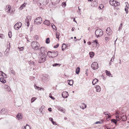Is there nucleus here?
I'll return each instance as SVG.
<instances>
[{
  "mask_svg": "<svg viewBox=\"0 0 129 129\" xmlns=\"http://www.w3.org/2000/svg\"><path fill=\"white\" fill-rule=\"evenodd\" d=\"M116 118L118 121L121 120L125 121L126 120L125 113H115Z\"/></svg>",
  "mask_w": 129,
  "mask_h": 129,
  "instance_id": "obj_1",
  "label": "nucleus"
},
{
  "mask_svg": "<svg viewBox=\"0 0 129 129\" xmlns=\"http://www.w3.org/2000/svg\"><path fill=\"white\" fill-rule=\"evenodd\" d=\"M31 46L33 49L35 50H38L39 49L40 45L37 41H34L32 42Z\"/></svg>",
  "mask_w": 129,
  "mask_h": 129,
  "instance_id": "obj_2",
  "label": "nucleus"
},
{
  "mask_svg": "<svg viewBox=\"0 0 129 129\" xmlns=\"http://www.w3.org/2000/svg\"><path fill=\"white\" fill-rule=\"evenodd\" d=\"M49 54H48V56L49 57L54 58L57 56L58 55V52L57 51H53L52 52L49 51Z\"/></svg>",
  "mask_w": 129,
  "mask_h": 129,
  "instance_id": "obj_3",
  "label": "nucleus"
},
{
  "mask_svg": "<svg viewBox=\"0 0 129 129\" xmlns=\"http://www.w3.org/2000/svg\"><path fill=\"white\" fill-rule=\"evenodd\" d=\"M48 1V0H38L37 3L38 5L43 6L47 5Z\"/></svg>",
  "mask_w": 129,
  "mask_h": 129,
  "instance_id": "obj_4",
  "label": "nucleus"
},
{
  "mask_svg": "<svg viewBox=\"0 0 129 129\" xmlns=\"http://www.w3.org/2000/svg\"><path fill=\"white\" fill-rule=\"evenodd\" d=\"M40 50L41 54L43 55L47 56V55H48V54L49 53L48 52H47L46 48L44 47H41L40 49Z\"/></svg>",
  "mask_w": 129,
  "mask_h": 129,
  "instance_id": "obj_5",
  "label": "nucleus"
},
{
  "mask_svg": "<svg viewBox=\"0 0 129 129\" xmlns=\"http://www.w3.org/2000/svg\"><path fill=\"white\" fill-rule=\"evenodd\" d=\"M95 37L97 38L101 36L103 34L102 30L101 29L96 30L95 31Z\"/></svg>",
  "mask_w": 129,
  "mask_h": 129,
  "instance_id": "obj_6",
  "label": "nucleus"
},
{
  "mask_svg": "<svg viewBox=\"0 0 129 129\" xmlns=\"http://www.w3.org/2000/svg\"><path fill=\"white\" fill-rule=\"evenodd\" d=\"M42 18L40 17H38L35 19L34 23L36 24H39L42 23Z\"/></svg>",
  "mask_w": 129,
  "mask_h": 129,
  "instance_id": "obj_7",
  "label": "nucleus"
},
{
  "mask_svg": "<svg viewBox=\"0 0 129 129\" xmlns=\"http://www.w3.org/2000/svg\"><path fill=\"white\" fill-rule=\"evenodd\" d=\"M22 25V23L20 22H18L15 25L14 28L16 30H18L21 27Z\"/></svg>",
  "mask_w": 129,
  "mask_h": 129,
  "instance_id": "obj_8",
  "label": "nucleus"
},
{
  "mask_svg": "<svg viewBox=\"0 0 129 129\" xmlns=\"http://www.w3.org/2000/svg\"><path fill=\"white\" fill-rule=\"evenodd\" d=\"M47 56L42 55L39 58V62L40 63H43L45 61L46 59Z\"/></svg>",
  "mask_w": 129,
  "mask_h": 129,
  "instance_id": "obj_9",
  "label": "nucleus"
},
{
  "mask_svg": "<svg viewBox=\"0 0 129 129\" xmlns=\"http://www.w3.org/2000/svg\"><path fill=\"white\" fill-rule=\"evenodd\" d=\"M106 115L105 117V121H109L111 118L112 115L110 113H107V114H105Z\"/></svg>",
  "mask_w": 129,
  "mask_h": 129,
  "instance_id": "obj_10",
  "label": "nucleus"
},
{
  "mask_svg": "<svg viewBox=\"0 0 129 129\" xmlns=\"http://www.w3.org/2000/svg\"><path fill=\"white\" fill-rule=\"evenodd\" d=\"M91 67L93 69L95 70L98 68V64L96 62H94L92 64Z\"/></svg>",
  "mask_w": 129,
  "mask_h": 129,
  "instance_id": "obj_11",
  "label": "nucleus"
},
{
  "mask_svg": "<svg viewBox=\"0 0 129 129\" xmlns=\"http://www.w3.org/2000/svg\"><path fill=\"white\" fill-rule=\"evenodd\" d=\"M2 87L3 88L5 89L7 91H9L11 90L10 87L8 85L4 84L2 85Z\"/></svg>",
  "mask_w": 129,
  "mask_h": 129,
  "instance_id": "obj_12",
  "label": "nucleus"
},
{
  "mask_svg": "<svg viewBox=\"0 0 129 129\" xmlns=\"http://www.w3.org/2000/svg\"><path fill=\"white\" fill-rule=\"evenodd\" d=\"M106 32L108 36H110V35H111V34L112 33V31L110 29V28L108 27L107 28L106 30Z\"/></svg>",
  "mask_w": 129,
  "mask_h": 129,
  "instance_id": "obj_13",
  "label": "nucleus"
},
{
  "mask_svg": "<svg viewBox=\"0 0 129 129\" xmlns=\"http://www.w3.org/2000/svg\"><path fill=\"white\" fill-rule=\"evenodd\" d=\"M62 97L66 98L68 97L69 96V94L68 92L66 91H63L62 93Z\"/></svg>",
  "mask_w": 129,
  "mask_h": 129,
  "instance_id": "obj_14",
  "label": "nucleus"
},
{
  "mask_svg": "<svg viewBox=\"0 0 129 129\" xmlns=\"http://www.w3.org/2000/svg\"><path fill=\"white\" fill-rule=\"evenodd\" d=\"M9 47H8V48L6 49L5 51V56H7L9 55V51H10V46H9Z\"/></svg>",
  "mask_w": 129,
  "mask_h": 129,
  "instance_id": "obj_15",
  "label": "nucleus"
},
{
  "mask_svg": "<svg viewBox=\"0 0 129 129\" xmlns=\"http://www.w3.org/2000/svg\"><path fill=\"white\" fill-rule=\"evenodd\" d=\"M7 9H6V11L8 13H12L13 12V11H11V12H10L11 7L10 5H8V6H7Z\"/></svg>",
  "mask_w": 129,
  "mask_h": 129,
  "instance_id": "obj_16",
  "label": "nucleus"
},
{
  "mask_svg": "<svg viewBox=\"0 0 129 129\" xmlns=\"http://www.w3.org/2000/svg\"><path fill=\"white\" fill-rule=\"evenodd\" d=\"M22 113H18L16 115V117L18 120H20L21 119H22V115L21 114Z\"/></svg>",
  "mask_w": 129,
  "mask_h": 129,
  "instance_id": "obj_17",
  "label": "nucleus"
},
{
  "mask_svg": "<svg viewBox=\"0 0 129 129\" xmlns=\"http://www.w3.org/2000/svg\"><path fill=\"white\" fill-rule=\"evenodd\" d=\"M58 109L61 112L64 113L65 112V110L63 109L62 107H61L60 106H58Z\"/></svg>",
  "mask_w": 129,
  "mask_h": 129,
  "instance_id": "obj_18",
  "label": "nucleus"
},
{
  "mask_svg": "<svg viewBox=\"0 0 129 129\" xmlns=\"http://www.w3.org/2000/svg\"><path fill=\"white\" fill-rule=\"evenodd\" d=\"M109 2L111 5L114 6V5H115L116 1H115L113 0H111Z\"/></svg>",
  "mask_w": 129,
  "mask_h": 129,
  "instance_id": "obj_19",
  "label": "nucleus"
},
{
  "mask_svg": "<svg viewBox=\"0 0 129 129\" xmlns=\"http://www.w3.org/2000/svg\"><path fill=\"white\" fill-rule=\"evenodd\" d=\"M31 16H27L26 17L25 21H26V20L27 21H28L29 22L31 21Z\"/></svg>",
  "mask_w": 129,
  "mask_h": 129,
  "instance_id": "obj_20",
  "label": "nucleus"
},
{
  "mask_svg": "<svg viewBox=\"0 0 129 129\" xmlns=\"http://www.w3.org/2000/svg\"><path fill=\"white\" fill-rule=\"evenodd\" d=\"M68 82L69 85H72L73 84V80H68Z\"/></svg>",
  "mask_w": 129,
  "mask_h": 129,
  "instance_id": "obj_21",
  "label": "nucleus"
},
{
  "mask_svg": "<svg viewBox=\"0 0 129 129\" xmlns=\"http://www.w3.org/2000/svg\"><path fill=\"white\" fill-rule=\"evenodd\" d=\"M44 24L46 25L47 26H49L50 24V22L49 21L46 20L44 21Z\"/></svg>",
  "mask_w": 129,
  "mask_h": 129,
  "instance_id": "obj_22",
  "label": "nucleus"
},
{
  "mask_svg": "<svg viewBox=\"0 0 129 129\" xmlns=\"http://www.w3.org/2000/svg\"><path fill=\"white\" fill-rule=\"evenodd\" d=\"M95 88L96 89V91L97 92H100L101 91V88L99 86H96Z\"/></svg>",
  "mask_w": 129,
  "mask_h": 129,
  "instance_id": "obj_23",
  "label": "nucleus"
},
{
  "mask_svg": "<svg viewBox=\"0 0 129 129\" xmlns=\"http://www.w3.org/2000/svg\"><path fill=\"white\" fill-rule=\"evenodd\" d=\"M0 81L1 82L3 83H5L6 81L4 79V78L3 77H1L0 79Z\"/></svg>",
  "mask_w": 129,
  "mask_h": 129,
  "instance_id": "obj_24",
  "label": "nucleus"
},
{
  "mask_svg": "<svg viewBox=\"0 0 129 129\" xmlns=\"http://www.w3.org/2000/svg\"><path fill=\"white\" fill-rule=\"evenodd\" d=\"M86 107V105L84 104H82L80 106V108L84 109Z\"/></svg>",
  "mask_w": 129,
  "mask_h": 129,
  "instance_id": "obj_25",
  "label": "nucleus"
},
{
  "mask_svg": "<svg viewBox=\"0 0 129 129\" xmlns=\"http://www.w3.org/2000/svg\"><path fill=\"white\" fill-rule=\"evenodd\" d=\"M98 81V80L96 79H95L93 80L92 82V83L93 85H94Z\"/></svg>",
  "mask_w": 129,
  "mask_h": 129,
  "instance_id": "obj_26",
  "label": "nucleus"
},
{
  "mask_svg": "<svg viewBox=\"0 0 129 129\" xmlns=\"http://www.w3.org/2000/svg\"><path fill=\"white\" fill-rule=\"evenodd\" d=\"M8 110L7 109L3 108L1 110V113L3 112V113H6V112H7Z\"/></svg>",
  "mask_w": 129,
  "mask_h": 129,
  "instance_id": "obj_27",
  "label": "nucleus"
},
{
  "mask_svg": "<svg viewBox=\"0 0 129 129\" xmlns=\"http://www.w3.org/2000/svg\"><path fill=\"white\" fill-rule=\"evenodd\" d=\"M26 4L24 3L20 6V7L19 8V9L20 10H22L23 9V8L25 7Z\"/></svg>",
  "mask_w": 129,
  "mask_h": 129,
  "instance_id": "obj_28",
  "label": "nucleus"
},
{
  "mask_svg": "<svg viewBox=\"0 0 129 129\" xmlns=\"http://www.w3.org/2000/svg\"><path fill=\"white\" fill-rule=\"evenodd\" d=\"M48 81V79L46 77H44L42 79V81L45 83Z\"/></svg>",
  "mask_w": 129,
  "mask_h": 129,
  "instance_id": "obj_29",
  "label": "nucleus"
},
{
  "mask_svg": "<svg viewBox=\"0 0 129 129\" xmlns=\"http://www.w3.org/2000/svg\"><path fill=\"white\" fill-rule=\"evenodd\" d=\"M34 87L36 89H38V90H41L42 89H43L42 88H41L40 87H39L36 85H34Z\"/></svg>",
  "mask_w": 129,
  "mask_h": 129,
  "instance_id": "obj_30",
  "label": "nucleus"
},
{
  "mask_svg": "<svg viewBox=\"0 0 129 129\" xmlns=\"http://www.w3.org/2000/svg\"><path fill=\"white\" fill-rule=\"evenodd\" d=\"M0 72L1 73V75L2 76L5 78H7V76L5 73H3L2 71H1Z\"/></svg>",
  "mask_w": 129,
  "mask_h": 129,
  "instance_id": "obj_31",
  "label": "nucleus"
},
{
  "mask_svg": "<svg viewBox=\"0 0 129 129\" xmlns=\"http://www.w3.org/2000/svg\"><path fill=\"white\" fill-rule=\"evenodd\" d=\"M80 68L79 67H78L76 69V73L77 74H78L80 71Z\"/></svg>",
  "mask_w": 129,
  "mask_h": 129,
  "instance_id": "obj_32",
  "label": "nucleus"
},
{
  "mask_svg": "<svg viewBox=\"0 0 129 129\" xmlns=\"http://www.w3.org/2000/svg\"><path fill=\"white\" fill-rule=\"evenodd\" d=\"M89 55L90 56V57L91 58H92L93 56H94V53L92 52H89Z\"/></svg>",
  "mask_w": 129,
  "mask_h": 129,
  "instance_id": "obj_33",
  "label": "nucleus"
},
{
  "mask_svg": "<svg viewBox=\"0 0 129 129\" xmlns=\"http://www.w3.org/2000/svg\"><path fill=\"white\" fill-rule=\"evenodd\" d=\"M93 4L94 6L95 7L98 6V2L96 1H94L93 2Z\"/></svg>",
  "mask_w": 129,
  "mask_h": 129,
  "instance_id": "obj_34",
  "label": "nucleus"
},
{
  "mask_svg": "<svg viewBox=\"0 0 129 129\" xmlns=\"http://www.w3.org/2000/svg\"><path fill=\"white\" fill-rule=\"evenodd\" d=\"M105 72L106 73L107 75L108 76H110L111 75L110 72L108 71L107 70H106Z\"/></svg>",
  "mask_w": 129,
  "mask_h": 129,
  "instance_id": "obj_35",
  "label": "nucleus"
},
{
  "mask_svg": "<svg viewBox=\"0 0 129 129\" xmlns=\"http://www.w3.org/2000/svg\"><path fill=\"white\" fill-rule=\"evenodd\" d=\"M50 39L49 38H47L46 40V43L47 44H49L50 42Z\"/></svg>",
  "mask_w": 129,
  "mask_h": 129,
  "instance_id": "obj_36",
  "label": "nucleus"
},
{
  "mask_svg": "<svg viewBox=\"0 0 129 129\" xmlns=\"http://www.w3.org/2000/svg\"><path fill=\"white\" fill-rule=\"evenodd\" d=\"M60 35V34L57 32H56V38L59 40V36Z\"/></svg>",
  "mask_w": 129,
  "mask_h": 129,
  "instance_id": "obj_37",
  "label": "nucleus"
},
{
  "mask_svg": "<svg viewBox=\"0 0 129 129\" xmlns=\"http://www.w3.org/2000/svg\"><path fill=\"white\" fill-rule=\"evenodd\" d=\"M115 4V5H114V6H118L120 5V3L119 2L116 1V3Z\"/></svg>",
  "mask_w": 129,
  "mask_h": 129,
  "instance_id": "obj_38",
  "label": "nucleus"
},
{
  "mask_svg": "<svg viewBox=\"0 0 129 129\" xmlns=\"http://www.w3.org/2000/svg\"><path fill=\"white\" fill-rule=\"evenodd\" d=\"M25 25L26 26H28L29 25V22L28 21H25Z\"/></svg>",
  "mask_w": 129,
  "mask_h": 129,
  "instance_id": "obj_39",
  "label": "nucleus"
},
{
  "mask_svg": "<svg viewBox=\"0 0 129 129\" xmlns=\"http://www.w3.org/2000/svg\"><path fill=\"white\" fill-rule=\"evenodd\" d=\"M104 7V6L102 4L100 5L99 8L100 9H103Z\"/></svg>",
  "mask_w": 129,
  "mask_h": 129,
  "instance_id": "obj_40",
  "label": "nucleus"
},
{
  "mask_svg": "<svg viewBox=\"0 0 129 129\" xmlns=\"http://www.w3.org/2000/svg\"><path fill=\"white\" fill-rule=\"evenodd\" d=\"M128 7H127V6H126L125 9V10L126 12V13L127 14L128 13Z\"/></svg>",
  "mask_w": 129,
  "mask_h": 129,
  "instance_id": "obj_41",
  "label": "nucleus"
},
{
  "mask_svg": "<svg viewBox=\"0 0 129 129\" xmlns=\"http://www.w3.org/2000/svg\"><path fill=\"white\" fill-rule=\"evenodd\" d=\"M8 36L10 38H11L12 36V32L11 31H10L8 33Z\"/></svg>",
  "mask_w": 129,
  "mask_h": 129,
  "instance_id": "obj_42",
  "label": "nucleus"
},
{
  "mask_svg": "<svg viewBox=\"0 0 129 129\" xmlns=\"http://www.w3.org/2000/svg\"><path fill=\"white\" fill-rule=\"evenodd\" d=\"M36 99V98L35 97H33L32 98L31 100V102L32 103Z\"/></svg>",
  "mask_w": 129,
  "mask_h": 129,
  "instance_id": "obj_43",
  "label": "nucleus"
},
{
  "mask_svg": "<svg viewBox=\"0 0 129 129\" xmlns=\"http://www.w3.org/2000/svg\"><path fill=\"white\" fill-rule=\"evenodd\" d=\"M62 6L63 7H64L66 6V3L65 2H63L62 4Z\"/></svg>",
  "mask_w": 129,
  "mask_h": 129,
  "instance_id": "obj_44",
  "label": "nucleus"
},
{
  "mask_svg": "<svg viewBox=\"0 0 129 129\" xmlns=\"http://www.w3.org/2000/svg\"><path fill=\"white\" fill-rule=\"evenodd\" d=\"M122 23H121L120 24V25L119 27V30H121L122 28Z\"/></svg>",
  "mask_w": 129,
  "mask_h": 129,
  "instance_id": "obj_45",
  "label": "nucleus"
},
{
  "mask_svg": "<svg viewBox=\"0 0 129 129\" xmlns=\"http://www.w3.org/2000/svg\"><path fill=\"white\" fill-rule=\"evenodd\" d=\"M102 124V122L101 121H96L95 123H94V124Z\"/></svg>",
  "mask_w": 129,
  "mask_h": 129,
  "instance_id": "obj_46",
  "label": "nucleus"
},
{
  "mask_svg": "<svg viewBox=\"0 0 129 129\" xmlns=\"http://www.w3.org/2000/svg\"><path fill=\"white\" fill-rule=\"evenodd\" d=\"M11 73L13 74V75H15V72L13 70H11Z\"/></svg>",
  "mask_w": 129,
  "mask_h": 129,
  "instance_id": "obj_47",
  "label": "nucleus"
},
{
  "mask_svg": "<svg viewBox=\"0 0 129 129\" xmlns=\"http://www.w3.org/2000/svg\"><path fill=\"white\" fill-rule=\"evenodd\" d=\"M25 126H26V127L27 128L26 129H28L29 128V129H30V127L27 124Z\"/></svg>",
  "mask_w": 129,
  "mask_h": 129,
  "instance_id": "obj_48",
  "label": "nucleus"
},
{
  "mask_svg": "<svg viewBox=\"0 0 129 129\" xmlns=\"http://www.w3.org/2000/svg\"><path fill=\"white\" fill-rule=\"evenodd\" d=\"M0 38L2 39L4 38V35L3 34H0Z\"/></svg>",
  "mask_w": 129,
  "mask_h": 129,
  "instance_id": "obj_49",
  "label": "nucleus"
},
{
  "mask_svg": "<svg viewBox=\"0 0 129 129\" xmlns=\"http://www.w3.org/2000/svg\"><path fill=\"white\" fill-rule=\"evenodd\" d=\"M110 39V38L109 37H105V39L106 41H108L109 40V39Z\"/></svg>",
  "mask_w": 129,
  "mask_h": 129,
  "instance_id": "obj_50",
  "label": "nucleus"
},
{
  "mask_svg": "<svg viewBox=\"0 0 129 129\" xmlns=\"http://www.w3.org/2000/svg\"><path fill=\"white\" fill-rule=\"evenodd\" d=\"M59 64L58 63H54L53 65V66H58L59 65Z\"/></svg>",
  "mask_w": 129,
  "mask_h": 129,
  "instance_id": "obj_51",
  "label": "nucleus"
},
{
  "mask_svg": "<svg viewBox=\"0 0 129 129\" xmlns=\"http://www.w3.org/2000/svg\"><path fill=\"white\" fill-rule=\"evenodd\" d=\"M49 120L50 121H51L52 122L53 121V119L51 117H50L49 118Z\"/></svg>",
  "mask_w": 129,
  "mask_h": 129,
  "instance_id": "obj_52",
  "label": "nucleus"
},
{
  "mask_svg": "<svg viewBox=\"0 0 129 129\" xmlns=\"http://www.w3.org/2000/svg\"><path fill=\"white\" fill-rule=\"evenodd\" d=\"M63 45H65V44L64 43H63V44H62V45H63L62 46V51L64 50V49L66 48V47H65V48H63Z\"/></svg>",
  "mask_w": 129,
  "mask_h": 129,
  "instance_id": "obj_53",
  "label": "nucleus"
},
{
  "mask_svg": "<svg viewBox=\"0 0 129 129\" xmlns=\"http://www.w3.org/2000/svg\"><path fill=\"white\" fill-rule=\"evenodd\" d=\"M59 45L58 44H57L56 46H54V48H57L59 46Z\"/></svg>",
  "mask_w": 129,
  "mask_h": 129,
  "instance_id": "obj_54",
  "label": "nucleus"
},
{
  "mask_svg": "<svg viewBox=\"0 0 129 129\" xmlns=\"http://www.w3.org/2000/svg\"><path fill=\"white\" fill-rule=\"evenodd\" d=\"M23 47H21L19 48H18L20 49V50L21 51H22V50L23 49Z\"/></svg>",
  "mask_w": 129,
  "mask_h": 129,
  "instance_id": "obj_55",
  "label": "nucleus"
},
{
  "mask_svg": "<svg viewBox=\"0 0 129 129\" xmlns=\"http://www.w3.org/2000/svg\"><path fill=\"white\" fill-rule=\"evenodd\" d=\"M22 129H26L27 128L26 126H22Z\"/></svg>",
  "mask_w": 129,
  "mask_h": 129,
  "instance_id": "obj_56",
  "label": "nucleus"
},
{
  "mask_svg": "<svg viewBox=\"0 0 129 129\" xmlns=\"http://www.w3.org/2000/svg\"><path fill=\"white\" fill-rule=\"evenodd\" d=\"M93 42L94 43H96V44H98V41L97 40H95L94 41H93Z\"/></svg>",
  "mask_w": 129,
  "mask_h": 129,
  "instance_id": "obj_57",
  "label": "nucleus"
},
{
  "mask_svg": "<svg viewBox=\"0 0 129 129\" xmlns=\"http://www.w3.org/2000/svg\"><path fill=\"white\" fill-rule=\"evenodd\" d=\"M52 123L54 125H56V123L55 121H53L52 122Z\"/></svg>",
  "mask_w": 129,
  "mask_h": 129,
  "instance_id": "obj_58",
  "label": "nucleus"
},
{
  "mask_svg": "<svg viewBox=\"0 0 129 129\" xmlns=\"http://www.w3.org/2000/svg\"><path fill=\"white\" fill-rule=\"evenodd\" d=\"M105 121V119H102L100 121H101V122H102V123L104 122L105 121Z\"/></svg>",
  "mask_w": 129,
  "mask_h": 129,
  "instance_id": "obj_59",
  "label": "nucleus"
},
{
  "mask_svg": "<svg viewBox=\"0 0 129 129\" xmlns=\"http://www.w3.org/2000/svg\"><path fill=\"white\" fill-rule=\"evenodd\" d=\"M115 119H112L111 120V121L112 122L114 123L115 121Z\"/></svg>",
  "mask_w": 129,
  "mask_h": 129,
  "instance_id": "obj_60",
  "label": "nucleus"
},
{
  "mask_svg": "<svg viewBox=\"0 0 129 129\" xmlns=\"http://www.w3.org/2000/svg\"><path fill=\"white\" fill-rule=\"evenodd\" d=\"M114 57H112L110 60V61L112 62L114 60Z\"/></svg>",
  "mask_w": 129,
  "mask_h": 129,
  "instance_id": "obj_61",
  "label": "nucleus"
},
{
  "mask_svg": "<svg viewBox=\"0 0 129 129\" xmlns=\"http://www.w3.org/2000/svg\"><path fill=\"white\" fill-rule=\"evenodd\" d=\"M49 97L50 98H51V99H52L53 100H54L55 99V98L52 96H50Z\"/></svg>",
  "mask_w": 129,
  "mask_h": 129,
  "instance_id": "obj_62",
  "label": "nucleus"
},
{
  "mask_svg": "<svg viewBox=\"0 0 129 129\" xmlns=\"http://www.w3.org/2000/svg\"><path fill=\"white\" fill-rule=\"evenodd\" d=\"M52 24H51V27H52L53 29H55V30H56L57 29V28H54V27H53V25Z\"/></svg>",
  "mask_w": 129,
  "mask_h": 129,
  "instance_id": "obj_63",
  "label": "nucleus"
},
{
  "mask_svg": "<svg viewBox=\"0 0 129 129\" xmlns=\"http://www.w3.org/2000/svg\"><path fill=\"white\" fill-rule=\"evenodd\" d=\"M51 110L52 109L51 108H49L48 109V110L50 112L51 111Z\"/></svg>",
  "mask_w": 129,
  "mask_h": 129,
  "instance_id": "obj_64",
  "label": "nucleus"
}]
</instances>
